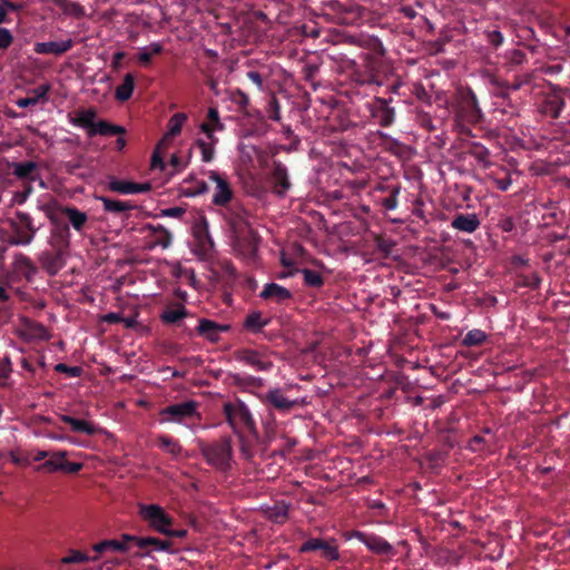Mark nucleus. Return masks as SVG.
<instances>
[{
	"label": "nucleus",
	"instance_id": "9",
	"mask_svg": "<svg viewBox=\"0 0 570 570\" xmlns=\"http://www.w3.org/2000/svg\"><path fill=\"white\" fill-rule=\"evenodd\" d=\"M50 222L49 246L60 252H69L70 229L68 223L56 214H48Z\"/></svg>",
	"mask_w": 570,
	"mask_h": 570
},
{
	"label": "nucleus",
	"instance_id": "39",
	"mask_svg": "<svg viewBox=\"0 0 570 570\" xmlns=\"http://www.w3.org/2000/svg\"><path fill=\"white\" fill-rule=\"evenodd\" d=\"M67 452L60 451L55 452L52 455L46 460L43 463H41L39 466L36 468L37 471H46L49 473L61 471V466L63 464V460L66 458Z\"/></svg>",
	"mask_w": 570,
	"mask_h": 570
},
{
	"label": "nucleus",
	"instance_id": "24",
	"mask_svg": "<svg viewBox=\"0 0 570 570\" xmlns=\"http://www.w3.org/2000/svg\"><path fill=\"white\" fill-rule=\"evenodd\" d=\"M259 297L263 299H272L277 304H283L289 301L293 295L286 287L273 282L263 287Z\"/></svg>",
	"mask_w": 570,
	"mask_h": 570
},
{
	"label": "nucleus",
	"instance_id": "27",
	"mask_svg": "<svg viewBox=\"0 0 570 570\" xmlns=\"http://www.w3.org/2000/svg\"><path fill=\"white\" fill-rule=\"evenodd\" d=\"M60 212L63 216L67 217V223L69 226L73 227V229L80 234L83 233L88 222V216L86 213L80 212L75 206H62Z\"/></svg>",
	"mask_w": 570,
	"mask_h": 570
},
{
	"label": "nucleus",
	"instance_id": "48",
	"mask_svg": "<svg viewBox=\"0 0 570 570\" xmlns=\"http://www.w3.org/2000/svg\"><path fill=\"white\" fill-rule=\"evenodd\" d=\"M488 334L481 328H472V331L466 332L465 336L462 340V344L466 347H473V345H482L485 342Z\"/></svg>",
	"mask_w": 570,
	"mask_h": 570
},
{
	"label": "nucleus",
	"instance_id": "46",
	"mask_svg": "<svg viewBox=\"0 0 570 570\" xmlns=\"http://www.w3.org/2000/svg\"><path fill=\"white\" fill-rule=\"evenodd\" d=\"M122 539L127 541V544L137 547L140 552H137L136 556H148V548L150 547V538H138L131 534H122Z\"/></svg>",
	"mask_w": 570,
	"mask_h": 570
},
{
	"label": "nucleus",
	"instance_id": "3",
	"mask_svg": "<svg viewBox=\"0 0 570 570\" xmlns=\"http://www.w3.org/2000/svg\"><path fill=\"white\" fill-rule=\"evenodd\" d=\"M96 117L97 111L94 108H89L86 110L78 111L73 120H71V122H73V126L85 128L89 137H94L96 135H125L126 130L124 127L111 124L104 119L95 122Z\"/></svg>",
	"mask_w": 570,
	"mask_h": 570
},
{
	"label": "nucleus",
	"instance_id": "25",
	"mask_svg": "<svg viewBox=\"0 0 570 570\" xmlns=\"http://www.w3.org/2000/svg\"><path fill=\"white\" fill-rule=\"evenodd\" d=\"M237 234V244L247 256H254L257 252L259 237L253 228L243 229Z\"/></svg>",
	"mask_w": 570,
	"mask_h": 570
},
{
	"label": "nucleus",
	"instance_id": "53",
	"mask_svg": "<svg viewBox=\"0 0 570 570\" xmlns=\"http://www.w3.org/2000/svg\"><path fill=\"white\" fill-rule=\"evenodd\" d=\"M12 373V362L7 356L0 360V387H7Z\"/></svg>",
	"mask_w": 570,
	"mask_h": 570
},
{
	"label": "nucleus",
	"instance_id": "37",
	"mask_svg": "<svg viewBox=\"0 0 570 570\" xmlns=\"http://www.w3.org/2000/svg\"><path fill=\"white\" fill-rule=\"evenodd\" d=\"M268 318L262 317V312L254 311L245 316L243 322V328L252 332L259 333L262 328L269 324Z\"/></svg>",
	"mask_w": 570,
	"mask_h": 570
},
{
	"label": "nucleus",
	"instance_id": "21",
	"mask_svg": "<svg viewBox=\"0 0 570 570\" xmlns=\"http://www.w3.org/2000/svg\"><path fill=\"white\" fill-rule=\"evenodd\" d=\"M75 46V41L72 39H67L63 41H46V42H37L35 43L33 51L37 55H65Z\"/></svg>",
	"mask_w": 570,
	"mask_h": 570
},
{
	"label": "nucleus",
	"instance_id": "49",
	"mask_svg": "<svg viewBox=\"0 0 570 570\" xmlns=\"http://www.w3.org/2000/svg\"><path fill=\"white\" fill-rule=\"evenodd\" d=\"M218 141L198 139L196 141L197 147L202 153V160L204 163H210L215 158V146Z\"/></svg>",
	"mask_w": 570,
	"mask_h": 570
},
{
	"label": "nucleus",
	"instance_id": "34",
	"mask_svg": "<svg viewBox=\"0 0 570 570\" xmlns=\"http://www.w3.org/2000/svg\"><path fill=\"white\" fill-rule=\"evenodd\" d=\"M187 315L188 312L181 303H169L160 314V320L166 325H174Z\"/></svg>",
	"mask_w": 570,
	"mask_h": 570
},
{
	"label": "nucleus",
	"instance_id": "10",
	"mask_svg": "<svg viewBox=\"0 0 570 570\" xmlns=\"http://www.w3.org/2000/svg\"><path fill=\"white\" fill-rule=\"evenodd\" d=\"M139 514L158 533H167V529L173 524V518L159 505H139Z\"/></svg>",
	"mask_w": 570,
	"mask_h": 570
},
{
	"label": "nucleus",
	"instance_id": "12",
	"mask_svg": "<svg viewBox=\"0 0 570 570\" xmlns=\"http://www.w3.org/2000/svg\"><path fill=\"white\" fill-rule=\"evenodd\" d=\"M224 414L227 423L233 426L244 425L248 429H254L255 426V422L250 413V410L243 403H225Z\"/></svg>",
	"mask_w": 570,
	"mask_h": 570
},
{
	"label": "nucleus",
	"instance_id": "28",
	"mask_svg": "<svg viewBox=\"0 0 570 570\" xmlns=\"http://www.w3.org/2000/svg\"><path fill=\"white\" fill-rule=\"evenodd\" d=\"M13 176L19 180L36 181L38 176V165L35 161L13 163L11 165Z\"/></svg>",
	"mask_w": 570,
	"mask_h": 570
},
{
	"label": "nucleus",
	"instance_id": "13",
	"mask_svg": "<svg viewBox=\"0 0 570 570\" xmlns=\"http://www.w3.org/2000/svg\"><path fill=\"white\" fill-rule=\"evenodd\" d=\"M261 401L263 404L281 413H287L297 405V401L289 400L281 389H272L262 394Z\"/></svg>",
	"mask_w": 570,
	"mask_h": 570
},
{
	"label": "nucleus",
	"instance_id": "23",
	"mask_svg": "<svg viewBox=\"0 0 570 570\" xmlns=\"http://www.w3.org/2000/svg\"><path fill=\"white\" fill-rule=\"evenodd\" d=\"M227 222L232 226L234 233H243L250 227L249 214L246 209L240 206H233L227 209Z\"/></svg>",
	"mask_w": 570,
	"mask_h": 570
},
{
	"label": "nucleus",
	"instance_id": "18",
	"mask_svg": "<svg viewBox=\"0 0 570 570\" xmlns=\"http://www.w3.org/2000/svg\"><path fill=\"white\" fill-rule=\"evenodd\" d=\"M202 132L205 134L206 138L212 141H218L216 131H223L225 129L224 124L220 120L218 109L209 107L207 110L206 120L199 126Z\"/></svg>",
	"mask_w": 570,
	"mask_h": 570
},
{
	"label": "nucleus",
	"instance_id": "57",
	"mask_svg": "<svg viewBox=\"0 0 570 570\" xmlns=\"http://www.w3.org/2000/svg\"><path fill=\"white\" fill-rule=\"evenodd\" d=\"M229 99H232V101L238 105L240 108H245L249 105L248 95L240 89H235L232 92V96H229Z\"/></svg>",
	"mask_w": 570,
	"mask_h": 570
},
{
	"label": "nucleus",
	"instance_id": "20",
	"mask_svg": "<svg viewBox=\"0 0 570 570\" xmlns=\"http://www.w3.org/2000/svg\"><path fill=\"white\" fill-rule=\"evenodd\" d=\"M449 225L462 233H474L481 225L480 218L476 214H462V212H454L449 216Z\"/></svg>",
	"mask_w": 570,
	"mask_h": 570
},
{
	"label": "nucleus",
	"instance_id": "30",
	"mask_svg": "<svg viewBox=\"0 0 570 570\" xmlns=\"http://www.w3.org/2000/svg\"><path fill=\"white\" fill-rule=\"evenodd\" d=\"M60 420L65 424L70 425V430L76 433H82L88 436H92L96 435L99 431V428L94 425L92 423L85 420L76 419L71 415L62 414L60 415Z\"/></svg>",
	"mask_w": 570,
	"mask_h": 570
},
{
	"label": "nucleus",
	"instance_id": "15",
	"mask_svg": "<svg viewBox=\"0 0 570 570\" xmlns=\"http://www.w3.org/2000/svg\"><path fill=\"white\" fill-rule=\"evenodd\" d=\"M271 178L274 193L281 197L285 196L292 186L287 167L283 163L274 160Z\"/></svg>",
	"mask_w": 570,
	"mask_h": 570
},
{
	"label": "nucleus",
	"instance_id": "35",
	"mask_svg": "<svg viewBox=\"0 0 570 570\" xmlns=\"http://www.w3.org/2000/svg\"><path fill=\"white\" fill-rule=\"evenodd\" d=\"M102 203L104 210L106 213L120 215L127 212H131L137 208V206L129 200H120L116 198H107V197H100L99 198Z\"/></svg>",
	"mask_w": 570,
	"mask_h": 570
},
{
	"label": "nucleus",
	"instance_id": "42",
	"mask_svg": "<svg viewBox=\"0 0 570 570\" xmlns=\"http://www.w3.org/2000/svg\"><path fill=\"white\" fill-rule=\"evenodd\" d=\"M289 507L285 502H277L267 511L268 518L276 524H284L288 519Z\"/></svg>",
	"mask_w": 570,
	"mask_h": 570
},
{
	"label": "nucleus",
	"instance_id": "7",
	"mask_svg": "<svg viewBox=\"0 0 570 570\" xmlns=\"http://www.w3.org/2000/svg\"><path fill=\"white\" fill-rule=\"evenodd\" d=\"M198 402L188 400L181 403H175L160 410V423L186 424L194 417H199Z\"/></svg>",
	"mask_w": 570,
	"mask_h": 570
},
{
	"label": "nucleus",
	"instance_id": "31",
	"mask_svg": "<svg viewBox=\"0 0 570 570\" xmlns=\"http://www.w3.org/2000/svg\"><path fill=\"white\" fill-rule=\"evenodd\" d=\"M193 235L196 237L198 246L204 253H207L215 247V243L209 236L208 224L205 218H202L193 226Z\"/></svg>",
	"mask_w": 570,
	"mask_h": 570
},
{
	"label": "nucleus",
	"instance_id": "22",
	"mask_svg": "<svg viewBox=\"0 0 570 570\" xmlns=\"http://www.w3.org/2000/svg\"><path fill=\"white\" fill-rule=\"evenodd\" d=\"M236 360L245 362L257 371L267 372L272 368V361L262 360L261 354L256 350L243 348L236 352Z\"/></svg>",
	"mask_w": 570,
	"mask_h": 570
},
{
	"label": "nucleus",
	"instance_id": "29",
	"mask_svg": "<svg viewBox=\"0 0 570 570\" xmlns=\"http://www.w3.org/2000/svg\"><path fill=\"white\" fill-rule=\"evenodd\" d=\"M208 191V185L206 181L198 180L193 176L187 177L180 186L179 193L181 196L193 198L202 196Z\"/></svg>",
	"mask_w": 570,
	"mask_h": 570
},
{
	"label": "nucleus",
	"instance_id": "16",
	"mask_svg": "<svg viewBox=\"0 0 570 570\" xmlns=\"http://www.w3.org/2000/svg\"><path fill=\"white\" fill-rule=\"evenodd\" d=\"M196 330L198 335L209 343H218L220 341V333L230 331V325L219 324L208 318H200Z\"/></svg>",
	"mask_w": 570,
	"mask_h": 570
},
{
	"label": "nucleus",
	"instance_id": "59",
	"mask_svg": "<svg viewBox=\"0 0 570 570\" xmlns=\"http://www.w3.org/2000/svg\"><path fill=\"white\" fill-rule=\"evenodd\" d=\"M13 42L10 30L0 27V50H7Z\"/></svg>",
	"mask_w": 570,
	"mask_h": 570
},
{
	"label": "nucleus",
	"instance_id": "40",
	"mask_svg": "<svg viewBox=\"0 0 570 570\" xmlns=\"http://www.w3.org/2000/svg\"><path fill=\"white\" fill-rule=\"evenodd\" d=\"M435 428H436V431L439 432V439L441 440V442L443 444L442 452H446V450L452 449V446H454V443H455L452 423H446L444 425V428H442L440 422H438V420H435Z\"/></svg>",
	"mask_w": 570,
	"mask_h": 570
},
{
	"label": "nucleus",
	"instance_id": "8",
	"mask_svg": "<svg viewBox=\"0 0 570 570\" xmlns=\"http://www.w3.org/2000/svg\"><path fill=\"white\" fill-rule=\"evenodd\" d=\"M456 118L465 124H480L483 118L478 98L472 89H466L460 95L455 106Z\"/></svg>",
	"mask_w": 570,
	"mask_h": 570
},
{
	"label": "nucleus",
	"instance_id": "54",
	"mask_svg": "<svg viewBox=\"0 0 570 570\" xmlns=\"http://www.w3.org/2000/svg\"><path fill=\"white\" fill-rule=\"evenodd\" d=\"M358 43L367 49L373 50L376 55H383V46L379 38L373 36H365L360 38Z\"/></svg>",
	"mask_w": 570,
	"mask_h": 570
},
{
	"label": "nucleus",
	"instance_id": "2",
	"mask_svg": "<svg viewBox=\"0 0 570 570\" xmlns=\"http://www.w3.org/2000/svg\"><path fill=\"white\" fill-rule=\"evenodd\" d=\"M198 449L205 462L220 473L233 470L234 450L230 436H223L216 441H198Z\"/></svg>",
	"mask_w": 570,
	"mask_h": 570
},
{
	"label": "nucleus",
	"instance_id": "43",
	"mask_svg": "<svg viewBox=\"0 0 570 570\" xmlns=\"http://www.w3.org/2000/svg\"><path fill=\"white\" fill-rule=\"evenodd\" d=\"M49 91L48 85L38 86L31 97L22 98L17 101V105L22 108L37 105L40 100H46Z\"/></svg>",
	"mask_w": 570,
	"mask_h": 570
},
{
	"label": "nucleus",
	"instance_id": "45",
	"mask_svg": "<svg viewBox=\"0 0 570 570\" xmlns=\"http://www.w3.org/2000/svg\"><path fill=\"white\" fill-rule=\"evenodd\" d=\"M150 230L155 235V245L160 246L163 248H168L171 244V234L170 232L161 225L149 226Z\"/></svg>",
	"mask_w": 570,
	"mask_h": 570
},
{
	"label": "nucleus",
	"instance_id": "44",
	"mask_svg": "<svg viewBox=\"0 0 570 570\" xmlns=\"http://www.w3.org/2000/svg\"><path fill=\"white\" fill-rule=\"evenodd\" d=\"M187 120V115L184 112H178L173 116H170L168 120V130L166 132L167 138H174L175 136H178L181 134V129L184 124Z\"/></svg>",
	"mask_w": 570,
	"mask_h": 570
},
{
	"label": "nucleus",
	"instance_id": "4",
	"mask_svg": "<svg viewBox=\"0 0 570 570\" xmlns=\"http://www.w3.org/2000/svg\"><path fill=\"white\" fill-rule=\"evenodd\" d=\"M13 234L8 243L11 246H28L32 243L36 233L41 226H36L32 216L24 212H17L14 218L9 220Z\"/></svg>",
	"mask_w": 570,
	"mask_h": 570
},
{
	"label": "nucleus",
	"instance_id": "60",
	"mask_svg": "<svg viewBox=\"0 0 570 570\" xmlns=\"http://www.w3.org/2000/svg\"><path fill=\"white\" fill-rule=\"evenodd\" d=\"M267 114L272 120L278 121L281 119L279 104L276 98H272V100H269Z\"/></svg>",
	"mask_w": 570,
	"mask_h": 570
},
{
	"label": "nucleus",
	"instance_id": "19",
	"mask_svg": "<svg viewBox=\"0 0 570 570\" xmlns=\"http://www.w3.org/2000/svg\"><path fill=\"white\" fill-rule=\"evenodd\" d=\"M371 111L373 119L382 127H389L394 121V109L390 106L387 99L375 98Z\"/></svg>",
	"mask_w": 570,
	"mask_h": 570
},
{
	"label": "nucleus",
	"instance_id": "1",
	"mask_svg": "<svg viewBox=\"0 0 570 570\" xmlns=\"http://www.w3.org/2000/svg\"><path fill=\"white\" fill-rule=\"evenodd\" d=\"M443 223H450L448 214H430V269H441L451 262V248L441 245V242L450 240V233L442 228Z\"/></svg>",
	"mask_w": 570,
	"mask_h": 570
},
{
	"label": "nucleus",
	"instance_id": "17",
	"mask_svg": "<svg viewBox=\"0 0 570 570\" xmlns=\"http://www.w3.org/2000/svg\"><path fill=\"white\" fill-rule=\"evenodd\" d=\"M67 254L68 252H60L59 249L45 250L40 255V264L50 276H53L65 266Z\"/></svg>",
	"mask_w": 570,
	"mask_h": 570
},
{
	"label": "nucleus",
	"instance_id": "38",
	"mask_svg": "<svg viewBox=\"0 0 570 570\" xmlns=\"http://www.w3.org/2000/svg\"><path fill=\"white\" fill-rule=\"evenodd\" d=\"M157 446L163 451L169 453L173 458H177L183 452V445L179 441L174 440L168 435H160L157 438Z\"/></svg>",
	"mask_w": 570,
	"mask_h": 570
},
{
	"label": "nucleus",
	"instance_id": "55",
	"mask_svg": "<svg viewBox=\"0 0 570 570\" xmlns=\"http://www.w3.org/2000/svg\"><path fill=\"white\" fill-rule=\"evenodd\" d=\"M399 187L394 186L389 196L380 199L382 207L385 210H394L397 205Z\"/></svg>",
	"mask_w": 570,
	"mask_h": 570
},
{
	"label": "nucleus",
	"instance_id": "14",
	"mask_svg": "<svg viewBox=\"0 0 570 570\" xmlns=\"http://www.w3.org/2000/svg\"><path fill=\"white\" fill-rule=\"evenodd\" d=\"M354 538L361 541L367 550H371L375 554L390 556L393 552L392 544L379 535L355 531Z\"/></svg>",
	"mask_w": 570,
	"mask_h": 570
},
{
	"label": "nucleus",
	"instance_id": "47",
	"mask_svg": "<svg viewBox=\"0 0 570 570\" xmlns=\"http://www.w3.org/2000/svg\"><path fill=\"white\" fill-rule=\"evenodd\" d=\"M298 272L303 274L304 284L307 287L321 288L324 285V278L320 272L309 268H303Z\"/></svg>",
	"mask_w": 570,
	"mask_h": 570
},
{
	"label": "nucleus",
	"instance_id": "41",
	"mask_svg": "<svg viewBox=\"0 0 570 570\" xmlns=\"http://www.w3.org/2000/svg\"><path fill=\"white\" fill-rule=\"evenodd\" d=\"M26 332L30 340L49 341L50 338L48 328L38 322L29 321L26 324Z\"/></svg>",
	"mask_w": 570,
	"mask_h": 570
},
{
	"label": "nucleus",
	"instance_id": "5",
	"mask_svg": "<svg viewBox=\"0 0 570 570\" xmlns=\"http://www.w3.org/2000/svg\"><path fill=\"white\" fill-rule=\"evenodd\" d=\"M297 551L301 554H318L327 562L338 561L341 559L338 540L333 537H309L298 547Z\"/></svg>",
	"mask_w": 570,
	"mask_h": 570
},
{
	"label": "nucleus",
	"instance_id": "61",
	"mask_svg": "<svg viewBox=\"0 0 570 570\" xmlns=\"http://www.w3.org/2000/svg\"><path fill=\"white\" fill-rule=\"evenodd\" d=\"M487 40H488V42L492 43V46L498 48V46H501V43H503L504 37L501 33V31H498V29H494L493 31H488Z\"/></svg>",
	"mask_w": 570,
	"mask_h": 570
},
{
	"label": "nucleus",
	"instance_id": "63",
	"mask_svg": "<svg viewBox=\"0 0 570 570\" xmlns=\"http://www.w3.org/2000/svg\"><path fill=\"white\" fill-rule=\"evenodd\" d=\"M508 57L511 63H524L527 61V55L523 50L513 49L508 52Z\"/></svg>",
	"mask_w": 570,
	"mask_h": 570
},
{
	"label": "nucleus",
	"instance_id": "64",
	"mask_svg": "<svg viewBox=\"0 0 570 570\" xmlns=\"http://www.w3.org/2000/svg\"><path fill=\"white\" fill-rule=\"evenodd\" d=\"M451 559H454V554H451L449 550H440L434 557L435 562L439 564H442V562H449Z\"/></svg>",
	"mask_w": 570,
	"mask_h": 570
},
{
	"label": "nucleus",
	"instance_id": "11",
	"mask_svg": "<svg viewBox=\"0 0 570 570\" xmlns=\"http://www.w3.org/2000/svg\"><path fill=\"white\" fill-rule=\"evenodd\" d=\"M208 179L216 183L215 194L212 197V204L219 207H228L234 198V190L228 183L219 173L216 170H209Z\"/></svg>",
	"mask_w": 570,
	"mask_h": 570
},
{
	"label": "nucleus",
	"instance_id": "58",
	"mask_svg": "<svg viewBox=\"0 0 570 570\" xmlns=\"http://www.w3.org/2000/svg\"><path fill=\"white\" fill-rule=\"evenodd\" d=\"M150 538V547L154 551H164L169 552L171 550V541L170 540H163V539H156L153 537Z\"/></svg>",
	"mask_w": 570,
	"mask_h": 570
},
{
	"label": "nucleus",
	"instance_id": "56",
	"mask_svg": "<svg viewBox=\"0 0 570 570\" xmlns=\"http://www.w3.org/2000/svg\"><path fill=\"white\" fill-rule=\"evenodd\" d=\"M55 372L63 373L68 377H80L82 368L80 366H69L66 363H58L53 367Z\"/></svg>",
	"mask_w": 570,
	"mask_h": 570
},
{
	"label": "nucleus",
	"instance_id": "36",
	"mask_svg": "<svg viewBox=\"0 0 570 570\" xmlns=\"http://www.w3.org/2000/svg\"><path fill=\"white\" fill-rule=\"evenodd\" d=\"M135 89V77L132 73L124 76L121 85L115 89V99L118 101H129L132 97Z\"/></svg>",
	"mask_w": 570,
	"mask_h": 570
},
{
	"label": "nucleus",
	"instance_id": "62",
	"mask_svg": "<svg viewBox=\"0 0 570 570\" xmlns=\"http://www.w3.org/2000/svg\"><path fill=\"white\" fill-rule=\"evenodd\" d=\"M82 464L79 462H69L63 459L61 471L68 474H77L81 471Z\"/></svg>",
	"mask_w": 570,
	"mask_h": 570
},
{
	"label": "nucleus",
	"instance_id": "26",
	"mask_svg": "<svg viewBox=\"0 0 570 570\" xmlns=\"http://www.w3.org/2000/svg\"><path fill=\"white\" fill-rule=\"evenodd\" d=\"M94 551L97 553L96 556H100L107 552L114 553H127L130 551V546L126 544V541L122 539H106L101 540L94 544Z\"/></svg>",
	"mask_w": 570,
	"mask_h": 570
},
{
	"label": "nucleus",
	"instance_id": "33",
	"mask_svg": "<svg viewBox=\"0 0 570 570\" xmlns=\"http://www.w3.org/2000/svg\"><path fill=\"white\" fill-rule=\"evenodd\" d=\"M12 266L13 272L20 276H23L28 282L32 279L37 272V268L31 259L22 253L16 254Z\"/></svg>",
	"mask_w": 570,
	"mask_h": 570
},
{
	"label": "nucleus",
	"instance_id": "50",
	"mask_svg": "<svg viewBox=\"0 0 570 570\" xmlns=\"http://www.w3.org/2000/svg\"><path fill=\"white\" fill-rule=\"evenodd\" d=\"M135 184L136 183L122 181L112 178L109 183V189L121 195H134Z\"/></svg>",
	"mask_w": 570,
	"mask_h": 570
},
{
	"label": "nucleus",
	"instance_id": "6",
	"mask_svg": "<svg viewBox=\"0 0 570 570\" xmlns=\"http://www.w3.org/2000/svg\"><path fill=\"white\" fill-rule=\"evenodd\" d=\"M568 87L549 83L548 91L543 95L539 110L549 118H560L567 106Z\"/></svg>",
	"mask_w": 570,
	"mask_h": 570
},
{
	"label": "nucleus",
	"instance_id": "51",
	"mask_svg": "<svg viewBox=\"0 0 570 570\" xmlns=\"http://www.w3.org/2000/svg\"><path fill=\"white\" fill-rule=\"evenodd\" d=\"M470 155L474 157L481 165H490V149L482 146V144H472L470 148Z\"/></svg>",
	"mask_w": 570,
	"mask_h": 570
},
{
	"label": "nucleus",
	"instance_id": "32",
	"mask_svg": "<svg viewBox=\"0 0 570 570\" xmlns=\"http://www.w3.org/2000/svg\"><path fill=\"white\" fill-rule=\"evenodd\" d=\"M433 88L434 86H430V104L434 101L438 106L439 117L446 118L451 112L450 104L452 102L453 96H451L449 91H441V89L433 91Z\"/></svg>",
	"mask_w": 570,
	"mask_h": 570
},
{
	"label": "nucleus",
	"instance_id": "52",
	"mask_svg": "<svg viewBox=\"0 0 570 570\" xmlns=\"http://www.w3.org/2000/svg\"><path fill=\"white\" fill-rule=\"evenodd\" d=\"M98 560V556L95 554L92 557H89L88 554L86 553H82L80 551H70L68 553V556H65L62 558V562L66 563V564H69V563H85L87 561H96Z\"/></svg>",
	"mask_w": 570,
	"mask_h": 570
}]
</instances>
